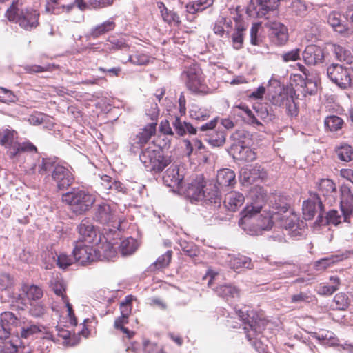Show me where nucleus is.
Listing matches in <instances>:
<instances>
[{
	"instance_id": "obj_1",
	"label": "nucleus",
	"mask_w": 353,
	"mask_h": 353,
	"mask_svg": "<svg viewBox=\"0 0 353 353\" xmlns=\"http://www.w3.org/2000/svg\"><path fill=\"white\" fill-rule=\"evenodd\" d=\"M289 205L287 203L279 205L275 203L268 210H263L253 222L250 230L254 232L270 230L274 223H278L285 228H292L294 225V215L288 211Z\"/></svg>"
},
{
	"instance_id": "obj_2",
	"label": "nucleus",
	"mask_w": 353,
	"mask_h": 353,
	"mask_svg": "<svg viewBox=\"0 0 353 353\" xmlns=\"http://www.w3.org/2000/svg\"><path fill=\"white\" fill-rule=\"evenodd\" d=\"M18 132L12 129L0 130V145L8 149L7 154L10 159L17 160L24 152H37V148L30 142L19 143Z\"/></svg>"
},
{
	"instance_id": "obj_3",
	"label": "nucleus",
	"mask_w": 353,
	"mask_h": 353,
	"mask_svg": "<svg viewBox=\"0 0 353 353\" xmlns=\"http://www.w3.org/2000/svg\"><path fill=\"white\" fill-rule=\"evenodd\" d=\"M139 159L146 169L154 173L161 172L172 162L171 157L164 155L163 150L154 144L145 148Z\"/></svg>"
},
{
	"instance_id": "obj_4",
	"label": "nucleus",
	"mask_w": 353,
	"mask_h": 353,
	"mask_svg": "<svg viewBox=\"0 0 353 353\" xmlns=\"http://www.w3.org/2000/svg\"><path fill=\"white\" fill-rule=\"evenodd\" d=\"M62 201L69 205L70 210L74 213L83 214L92 208L95 198L88 191L77 188L63 194Z\"/></svg>"
},
{
	"instance_id": "obj_5",
	"label": "nucleus",
	"mask_w": 353,
	"mask_h": 353,
	"mask_svg": "<svg viewBox=\"0 0 353 353\" xmlns=\"http://www.w3.org/2000/svg\"><path fill=\"white\" fill-rule=\"evenodd\" d=\"M6 17L10 21L15 22L23 29L30 31L39 26L40 13L34 9L20 10L17 4L12 3L6 11Z\"/></svg>"
},
{
	"instance_id": "obj_6",
	"label": "nucleus",
	"mask_w": 353,
	"mask_h": 353,
	"mask_svg": "<svg viewBox=\"0 0 353 353\" xmlns=\"http://www.w3.org/2000/svg\"><path fill=\"white\" fill-rule=\"evenodd\" d=\"M206 181L203 175H196L193 176L190 181L181 189L185 196L190 200L191 202L199 201L203 200L210 201L211 203L220 202L221 197L219 195L218 191L215 190L213 195L210 196V193L205 194Z\"/></svg>"
},
{
	"instance_id": "obj_7",
	"label": "nucleus",
	"mask_w": 353,
	"mask_h": 353,
	"mask_svg": "<svg viewBox=\"0 0 353 353\" xmlns=\"http://www.w3.org/2000/svg\"><path fill=\"white\" fill-rule=\"evenodd\" d=\"M187 89L195 95H205L211 92L205 82V77L201 68L193 65L182 74Z\"/></svg>"
},
{
	"instance_id": "obj_8",
	"label": "nucleus",
	"mask_w": 353,
	"mask_h": 353,
	"mask_svg": "<svg viewBox=\"0 0 353 353\" xmlns=\"http://www.w3.org/2000/svg\"><path fill=\"white\" fill-rule=\"evenodd\" d=\"M94 219L96 221L114 229L119 230L121 226L116 210L106 202H101L96 206Z\"/></svg>"
},
{
	"instance_id": "obj_9",
	"label": "nucleus",
	"mask_w": 353,
	"mask_h": 353,
	"mask_svg": "<svg viewBox=\"0 0 353 353\" xmlns=\"http://www.w3.org/2000/svg\"><path fill=\"white\" fill-rule=\"evenodd\" d=\"M327 73L330 80L341 88L353 85V69L339 64H332L327 68Z\"/></svg>"
},
{
	"instance_id": "obj_10",
	"label": "nucleus",
	"mask_w": 353,
	"mask_h": 353,
	"mask_svg": "<svg viewBox=\"0 0 353 353\" xmlns=\"http://www.w3.org/2000/svg\"><path fill=\"white\" fill-rule=\"evenodd\" d=\"M72 254L75 261L82 265H89L99 258L98 252L92 245L82 242H74Z\"/></svg>"
},
{
	"instance_id": "obj_11",
	"label": "nucleus",
	"mask_w": 353,
	"mask_h": 353,
	"mask_svg": "<svg viewBox=\"0 0 353 353\" xmlns=\"http://www.w3.org/2000/svg\"><path fill=\"white\" fill-rule=\"evenodd\" d=\"M51 177L59 190L68 189L74 181L72 168H68L61 164H57L52 170Z\"/></svg>"
},
{
	"instance_id": "obj_12",
	"label": "nucleus",
	"mask_w": 353,
	"mask_h": 353,
	"mask_svg": "<svg viewBox=\"0 0 353 353\" xmlns=\"http://www.w3.org/2000/svg\"><path fill=\"white\" fill-rule=\"evenodd\" d=\"M152 119L153 121L146 125L140 132L135 135L132 139V145H137L141 148L144 144L147 143L148 141L156 133V127L157 125V117L158 116V105L157 103L154 104L152 107Z\"/></svg>"
},
{
	"instance_id": "obj_13",
	"label": "nucleus",
	"mask_w": 353,
	"mask_h": 353,
	"mask_svg": "<svg viewBox=\"0 0 353 353\" xmlns=\"http://www.w3.org/2000/svg\"><path fill=\"white\" fill-rule=\"evenodd\" d=\"M79 239L76 242L93 244L99 241L97 231L93 223L88 218L83 219L77 226Z\"/></svg>"
},
{
	"instance_id": "obj_14",
	"label": "nucleus",
	"mask_w": 353,
	"mask_h": 353,
	"mask_svg": "<svg viewBox=\"0 0 353 353\" xmlns=\"http://www.w3.org/2000/svg\"><path fill=\"white\" fill-rule=\"evenodd\" d=\"M340 208L343 214V221L350 223V219L353 213V194L350 188L346 184H342L339 188Z\"/></svg>"
},
{
	"instance_id": "obj_15",
	"label": "nucleus",
	"mask_w": 353,
	"mask_h": 353,
	"mask_svg": "<svg viewBox=\"0 0 353 353\" xmlns=\"http://www.w3.org/2000/svg\"><path fill=\"white\" fill-rule=\"evenodd\" d=\"M262 209V204L259 202L247 205L241 212V218L239 224L245 230H249L253 222L259 215Z\"/></svg>"
},
{
	"instance_id": "obj_16",
	"label": "nucleus",
	"mask_w": 353,
	"mask_h": 353,
	"mask_svg": "<svg viewBox=\"0 0 353 353\" xmlns=\"http://www.w3.org/2000/svg\"><path fill=\"white\" fill-rule=\"evenodd\" d=\"M311 198L304 201L302 205L303 218L305 220H312L318 210L323 212L324 206L317 193H310Z\"/></svg>"
},
{
	"instance_id": "obj_17",
	"label": "nucleus",
	"mask_w": 353,
	"mask_h": 353,
	"mask_svg": "<svg viewBox=\"0 0 353 353\" xmlns=\"http://www.w3.org/2000/svg\"><path fill=\"white\" fill-rule=\"evenodd\" d=\"M316 188L319 194L325 198L329 203L334 202L337 192L336 184L328 178H322L316 183Z\"/></svg>"
},
{
	"instance_id": "obj_18",
	"label": "nucleus",
	"mask_w": 353,
	"mask_h": 353,
	"mask_svg": "<svg viewBox=\"0 0 353 353\" xmlns=\"http://www.w3.org/2000/svg\"><path fill=\"white\" fill-rule=\"evenodd\" d=\"M183 179L184 175L180 172L177 165H171L163 176V181L165 185L178 189H182Z\"/></svg>"
},
{
	"instance_id": "obj_19",
	"label": "nucleus",
	"mask_w": 353,
	"mask_h": 353,
	"mask_svg": "<svg viewBox=\"0 0 353 353\" xmlns=\"http://www.w3.org/2000/svg\"><path fill=\"white\" fill-rule=\"evenodd\" d=\"M303 59L307 65L322 63L324 61L323 50L316 45H309L303 52Z\"/></svg>"
},
{
	"instance_id": "obj_20",
	"label": "nucleus",
	"mask_w": 353,
	"mask_h": 353,
	"mask_svg": "<svg viewBox=\"0 0 353 353\" xmlns=\"http://www.w3.org/2000/svg\"><path fill=\"white\" fill-rule=\"evenodd\" d=\"M233 157L238 161L250 162L256 159V152L250 148L238 143H234L231 148Z\"/></svg>"
},
{
	"instance_id": "obj_21",
	"label": "nucleus",
	"mask_w": 353,
	"mask_h": 353,
	"mask_svg": "<svg viewBox=\"0 0 353 353\" xmlns=\"http://www.w3.org/2000/svg\"><path fill=\"white\" fill-rule=\"evenodd\" d=\"M241 176L245 182L252 183L259 179H265L267 172L261 165H256L252 168H243L241 172Z\"/></svg>"
},
{
	"instance_id": "obj_22",
	"label": "nucleus",
	"mask_w": 353,
	"mask_h": 353,
	"mask_svg": "<svg viewBox=\"0 0 353 353\" xmlns=\"http://www.w3.org/2000/svg\"><path fill=\"white\" fill-rule=\"evenodd\" d=\"M216 294L224 299L226 301L232 303L238 299L241 295V290L236 286L232 284H224L216 288Z\"/></svg>"
},
{
	"instance_id": "obj_23",
	"label": "nucleus",
	"mask_w": 353,
	"mask_h": 353,
	"mask_svg": "<svg viewBox=\"0 0 353 353\" xmlns=\"http://www.w3.org/2000/svg\"><path fill=\"white\" fill-rule=\"evenodd\" d=\"M271 38L277 46H283L288 40V28L279 23H274L272 26Z\"/></svg>"
},
{
	"instance_id": "obj_24",
	"label": "nucleus",
	"mask_w": 353,
	"mask_h": 353,
	"mask_svg": "<svg viewBox=\"0 0 353 353\" xmlns=\"http://www.w3.org/2000/svg\"><path fill=\"white\" fill-rule=\"evenodd\" d=\"M21 290L30 302L39 300L43 296V290L41 287L29 283H23Z\"/></svg>"
},
{
	"instance_id": "obj_25",
	"label": "nucleus",
	"mask_w": 353,
	"mask_h": 353,
	"mask_svg": "<svg viewBox=\"0 0 353 353\" xmlns=\"http://www.w3.org/2000/svg\"><path fill=\"white\" fill-rule=\"evenodd\" d=\"M244 201L245 197L243 194L232 191L225 194L223 203L229 210L235 212L243 204Z\"/></svg>"
},
{
	"instance_id": "obj_26",
	"label": "nucleus",
	"mask_w": 353,
	"mask_h": 353,
	"mask_svg": "<svg viewBox=\"0 0 353 353\" xmlns=\"http://www.w3.org/2000/svg\"><path fill=\"white\" fill-rule=\"evenodd\" d=\"M216 182L222 188L233 187L236 183L235 172L229 168H223L218 171Z\"/></svg>"
},
{
	"instance_id": "obj_27",
	"label": "nucleus",
	"mask_w": 353,
	"mask_h": 353,
	"mask_svg": "<svg viewBox=\"0 0 353 353\" xmlns=\"http://www.w3.org/2000/svg\"><path fill=\"white\" fill-rule=\"evenodd\" d=\"M158 8L160 10L163 20L170 26H179L181 23L180 17L174 10L167 8L163 2L157 3Z\"/></svg>"
},
{
	"instance_id": "obj_28",
	"label": "nucleus",
	"mask_w": 353,
	"mask_h": 353,
	"mask_svg": "<svg viewBox=\"0 0 353 353\" xmlns=\"http://www.w3.org/2000/svg\"><path fill=\"white\" fill-rule=\"evenodd\" d=\"M63 0H47L45 5V12L48 14H59L62 12H69L74 7V4L65 5L61 2Z\"/></svg>"
},
{
	"instance_id": "obj_29",
	"label": "nucleus",
	"mask_w": 353,
	"mask_h": 353,
	"mask_svg": "<svg viewBox=\"0 0 353 353\" xmlns=\"http://www.w3.org/2000/svg\"><path fill=\"white\" fill-rule=\"evenodd\" d=\"M115 27L116 24L113 21H105L103 23L99 24L92 28L89 32V37L92 39H97L102 35L113 30Z\"/></svg>"
},
{
	"instance_id": "obj_30",
	"label": "nucleus",
	"mask_w": 353,
	"mask_h": 353,
	"mask_svg": "<svg viewBox=\"0 0 353 353\" xmlns=\"http://www.w3.org/2000/svg\"><path fill=\"white\" fill-rule=\"evenodd\" d=\"M101 185L105 193L108 194L109 191L111 190L119 192H124L123 184L120 181L113 180L111 176L104 174L101 176Z\"/></svg>"
},
{
	"instance_id": "obj_31",
	"label": "nucleus",
	"mask_w": 353,
	"mask_h": 353,
	"mask_svg": "<svg viewBox=\"0 0 353 353\" xmlns=\"http://www.w3.org/2000/svg\"><path fill=\"white\" fill-rule=\"evenodd\" d=\"M331 51L338 61L345 62L347 64H350L353 62V55L352 52L345 48L339 45L332 44Z\"/></svg>"
},
{
	"instance_id": "obj_32",
	"label": "nucleus",
	"mask_w": 353,
	"mask_h": 353,
	"mask_svg": "<svg viewBox=\"0 0 353 353\" xmlns=\"http://www.w3.org/2000/svg\"><path fill=\"white\" fill-rule=\"evenodd\" d=\"M152 57L143 50H137L128 57V61L135 65H146L152 61Z\"/></svg>"
},
{
	"instance_id": "obj_33",
	"label": "nucleus",
	"mask_w": 353,
	"mask_h": 353,
	"mask_svg": "<svg viewBox=\"0 0 353 353\" xmlns=\"http://www.w3.org/2000/svg\"><path fill=\"white\" fill-rule=\"evenodd\" d=\"M246 28L244 24L241 21H236L235 26V31L232 35V46L236 50H239L243 48L244 41V32Z\"/></svg>"
},
{
	"instance_id": "obj_34",
	"label": "nucleus",
	"mask_w": 353,
	"mask_h": 353,
	"mask_svg": "<svg viewBox=\"0 0 353 353\" xmlns=\"http://www.w3.org/2000/svg\"><path fill=\"white\" fill-rule=\"evenodd\" d=\"M250 265V259L243 255L231 256L228 261V265L230 268L236 271H241L244 268H249Z\"/></svg>"
},
{
	"instance_id": "obj_35",
	"label": "nucleus",
	"mask_w": 353,
	"mask_h": 353,
	"mask_svg": "<svg viewBox=\"0 0 353 353\" xmlns=\"http://www.w3.org/2000/svg\"><path fill=\"white\" fill-rule=\"evenodd\" d=\"M172 124L176 133L179 136H183L187 132L190 134H196V128H195L190 123L181 121L180 118L178 117H176Z\"/></svg>"
},
{
	"instance_id": "obj_36",
	"label": "nucleus",
	"mask_w": 353,
	"mask_h": 353,
	"mask_svg": "<svg viewBox=\"0 0 353 353\" xmlns=\"http://www.w3.org/2000/svg\"><path fill=\"white\" fill-rule=\"evenodd\" d=\"M338 159L341 161L349 162L353 159V148L347 143H343L334 150Z\"/></svg>"
},
{
	"instance_id": "obj_37",
	"label": "nucleus",
	"mask_w": 353,
	"mask_h": 353,
	"mask_svg": "<svg viewBox=\"0 0 353 353\" xmlns=\"http://www.w3.org/2000/svg\"><path fill=\"white\" fill-rule=\"evenodd\" d=\"M213 3L214 0H198L187 4L186 10L188 13L194 14L210 7Z\"/></svg>"
},
{
	"instance_id": "obj_38",
	"label": "nucleus",
	"mask_w": 353,
	"mask_h": 353,
	"mask_svg": "<svg viewBox=\"0 0 353 353\" xmlns=\"http://www.w3.org/2000/svg\"><path fill=\"white\" fill-rule=\"evenodd\" d=\"M327 22L336 32L343 33L346 31L345 26L341 19V15L337 12L330 13Z\"/></svg>"
},
{
	"instance_id": "obj_39",
	"label": "nucleus",
	"mask_w": 353,
	"mask_h": 353,
	"mask_svg": "<svg viewBox=\"0 0 353 353\" xmlns=\"http://www.w3.org/2000/svg\"><path fill=\"white\" fill-rule=\"evenodd\" d=\"M190 117L195 120L205 121L210 116V111L197 104H192L190 108Z\"/></svg>"
},
{
	"instance_id": "obj_40",
	"label": "nucleus",
	"mask_w": 353,
	"mask_h": 353,
	"mask_svg": "<svg viewBox=\"0 0 353 353\" xmlns=\"http://www.w3.org/2000/svg\"><path fill=\"white\" fill-rule=\"evenodd\" d=\"M106 51H116L127 50L130 48L129 45L123 38L116 39L114 37L109 38L105 45Z\"/></svg>"
},
{
	"instance_id": "obj_41",
	"label": "nucleus",
	"mask_w": 353,
	"mask_h": 353,
	"mask_svg": "<svg viewBox=\"0 0 353 353\" xmlns=\"http://www.w3.org/2000/svg\"><path fill=\"white\" fill-rule=\"evenodd\" d=\"M56 161L52 158H43L38 164V172L41 175H49L57 166Z\"/></svg>"
},
{
	"instance_id": "obj_42",
	"label": "nucleus",
	"mask_w": 353,
	"mask_h": 353,
	"mask_svg": "<svg viewBox=\"0 0 353 353\" xmlns=\"http://www.w3.org/2000/svg\"><path fill=\"white\" fill-rule=\"evenodd\" d=\"M206 141L213 147L222 146L225 141V135L223 131H213L208 134Z\"/></svg>"
},
{
	"instance_id": "obj_43",
	"label": "nucleus",
	"mask_w": 353,
	"mask_h": 353,
	"mask_svg": "<svg viewBox=\"0 0 353 353\" xmlns=\"http://www.w3.org/2000/svg\"><path fill=\"white\" fill-rule=\"evenodd\" d=\"M324 123L326 129L331 132H336L342 128L344 123L341 117L332 115L325 118Z\"/></svg>"
},
{
	"instance_id": "obj_44",
	"label": "nucleus",
	"mask_w": 353,
	"mask_h": 353,
	"mask_svg": "<svg viewBox=\"0 0 353 353\" xmlns=\"http://www.w3.org/2000/svg\"><path fill=\"white\" fill-rule=\"evenodd\" d=\"M119 248L123 256L130 255L137 250V241L132 237L127 238L121 242Z\"/></svg>"
},
{
	"instance_id": "obj_45",
	"label": "nucleus",
	"mask_w": 353,
	"mask_h": 353,
	"mask_svg": "<svg viewBox=\"0 0 353 353\" xmlns=\"http://www.w3.org/2000/svg\"><path fill=\"white\" fill-rule=\"evenodd\" d=\"M129 317H125L123 315H121L118 318H117L114 323V327L117 330H119L126 334L128 339H132L135 333L134 331H131L127 327H125V324H128L129 322Z\"/></svg>"
},
{
	"instance_id": "obj_46",
	"label": "nucleus",
	"mask_w": 353,
	"mask_h": 353,
	"mask_svg": "<svg viewBox=\"0 0 353 353\" xmlns=\"http://www.w3.org/2000/svg\"><path fill=\"white\" fill-rule=\"evenodd\" d=\"M244 323L246 325L244 327L246 337L248 341H251L254 336L255 333L258 332V323L256 320L254 319V316L251 320L250 319H243Z\"/></svg>"
},
{
	"instance_id": "obj_47",
	"label": "nucleus",
	"mask_w": 353,
	"mask_h": 353,
	"mask_svg": "<svg viewBox=\"0 0 353 353\" xmlns=\"http://www.w3.org/2000/svg\"><path fill=\"white\" fill-rule=\"evenodd\" d=\"M342 259L343 257L341 256L332 255L330 257L323 258L317 261L315 263V266L317 270H325L327 267L332 265L336 262L340 261Z\"/></svg>"
},
{
	"instance_id": "obj_48",
	"label": "nucleus",
	"mask_w": 353,
	"mask_h": 353,
	"mask_svg": "<svg viewBox=\"0 0 353 353\" xmlns=\"http://www.w3.org/2000/svg\"><path fill=\"white\" fill-rule=\"evenodd\" d=\"M234 108L242 110L246 115V119L250 123L261 125V123L258 121L251 109L244 103H240L234 105Z\"/></svg>"
},
{
	"instance_id": "obj_49",
	"label": "nucleus",
	"mask_w": 353,
	"mask_h": 353,
	"mask_svg": "<svg viewBox=\"0 0 353 353\" xmlns=\"http://www.w3.org/2000/svg\"><path fill=\"white\" fill-rule=\"evenodd\" d=\"M333 302L335 303L336 309L344 310L350 305V299L348 296L345 293H338L334 297Z\"/></svg>"
},
{
	"instance_id": "obj_50",
	"label": "nucleus",
	"mask_w": 353,
	"mask_h": 353,
	"mask_svg": "<svg viewBox=\"0 0 353 353\" xmlns=\"http://www.w3.org/2000/svg\"><path fill=\"white\" fill-rule=\"evenodd\" d=\"M172 256V251L168 250L165 254L159 256L154 263V266L157 269H162L168 267L171 262Z\"/></svg>"
},
{
	"instance_id": "obj_51",
	"label": "nucleus",
	"mask_w": 353,
	"mask_h": 353,
	"mask_svg": "<svg viewBox=\"0 0 353 353\" xmlns=\"http://www.w3.org/2000/svg\"><path fill=\"white\" fill-rule=\"evenodd\" d=\"M133 300L134 296L132 295L125 296L124 301L120 303L121 315H123L125 317H129L130 316Z\"/></svg>"
},
{
	"instance_id": "obj_52",
	"label": "nucleus",
	"mask_w": 353,
	"mask_h": 353,
	"mask_svg": "<svg viewBox=\"0 0 353 353\" xmlns=\"http://www.w3.org/2000/svg\"><path fill=\"white\" fill-rule=\"evenodd\" d=\"M43 327L35 324H30L21 328L20 334L22 338L27 339L35 334L42 332Z\"/></svg>"
},
{
	"instance_id": "obj_53",
	"label": "nucleus",
	"mask_w": 353,
	"mask_h": 353,
	"mask_svg": "<svg viewBox=\"0 0 353 353\" xmlns=\"http://www.w3.org/2000/svg\"><path fill=\"white\" fill-rule=\"evenodd\" d=\"M74 258L65 253H61L57 256V265L62 269H65L74 263Z\"/></svg>"
},
{
	"instance_id": "obj_54",
	"label": "nucleus",
	"mask_w": 353,
	"mask_h": 353,
	"mask_svg": "<svg viewBox=\"0 0 353 353\" xmlns=\"http://www.w3.org/2000/svg\"><path fill=\"white\" fill-rule=\"evenodd\" d=\"M0 321L8 327H10L11 325H16L19 320L12 312H4L0 315Z\"/></svg>"
},
{
	"instance_id": "obj_55",
	"label": "nucleus",
	"mask_w": 353,
	"mask_h": 353,
	"mask_svg": "<svg viewBox=\"0 0 353 353\" xmlns=\"http://www.w3.org/2000/svg\"><path fill=\"white\" fill-rule=\"evenodd\" d=\"M17 101V97L12 91L0 87V101L3 103H14Z\"/></svg>"
},
{
	"instance_id": "obj_56",
	"label": "nucleus",
	"mask_w": 353,
	"mask_h": 353,
	"mask_svg": "<svg viewBox=\"0 0 353 353\" xmlns=\"http://www.w3.org/2000/svg\"><path fill=\"white\" fill-rule=\"evenodd\" d=\"M290 97L286 93H279L272 95L270 100L273 105L283 108Z\"/></svg>"
},
{
	"instance_id": "obj_57",
	"label": "nucleus",
	"mask_w": 353,
	"mask_h": 353,
	"mask_svg": "<svg viewBox=\"0 0 353 353\" xmlns=\"http://www.w3.org/2000/svg\"><path fill=\"white\" fill-rule=\"evenodd\" d=\"M25 71L29 74L34 73H40L43 72L52 71V67L50 64H47L46 65L41 66L38 65H26L25 68Z\"/></svg>"
},
{
	"instance_id": "obj_58",
	"label": "nucleus",
	"mask_w": 353,
	"mask_h": 353,
	"mask_svg": "<svg viewBox=\"0 0 353 353\" xmlns=\"http://www.w3.org/2000/svg\"><path fill=\"white\" fill-rule=\"evenodd\" d=\"M102 252L103 256L108 260H112L117 256V249L110 242L103 244Z\"/></svg>"
},
{
	"instance_id": "obj_59",
	"label": "nucleus",
	"mask_w": 353,
	"mask_h": 353,
	"mask_svg": "<svg viewBox=\"0 0 353 353\" xmlns=\"http://www.w3.org/2000/svg\"><path fill=\"white\" fill-rule=\"evenodd\" d=\"M326 219L328 224L337 225L343 220V215L341 216L337 210H332L327 212Z\"/></svg>"
},
{
	"instance_id": "obj_60",
	"label": "nucleus",
	"mask_w": 353,
	"mask_h": 353,
	"mask_svg": "<svg viewBox=\"0 0 353 353\" xmlns=\"http://www.w3.org/2000/svg\"><path fill=\"white\" fill-rule=\"evenodd\" d=\"M283 108H285L286 114L290 117H294L298 115L299 110L292 97L288 99V101H287Z\"/></svg>"
},
{
	"instance_id": "obj_61",
	"label": "nucleus",
	"mask_w": 353,
	"mask_h": 353,
	"mask_svg": "<svg viewBox=\"0 0 353 353\" xmlns=\"http://www.w3.org/2000/svg\"><path fill=\"white\" fill-rule=\"evenodd\" d=\"M30 314L34 317H40L46 312V307L41 303H30Z\"/></svg>"
},
{
	"instance_id": "obj_62",
	"label": "nucleus",
	"mask_w": 353,
	"mask_h": 353,
	"mask_svg": "<svg viewBox=\"0 0 353 353\" xmlns=\"http://www.w3.org/2000/svg\"><path fill=\"white\" fill-rule=\"evenodd\" d=\"M52 290L55 294L61 296L63 302H64V298L68 297L65 294V285L63 282L56 281L52 285Z\"/></svg>"
},
{
	"instance_id": "obj_63",
	"label": "nucleus",
	"mask_w": 353,
	"mask_h": 353,
	"mask_svg": "<svg viewBox=\"0 0 353 353\" xmlns=\"http://www.w3.org/2000/svg\"><path fill=\"white\" fill-rule=\"evenodd\" d=\"M282 59L285 62L295 61L300 59V50L298 48L283 53L281 55Z\"/></svg>"
},
{
	"instance_id": "obj_64",
	"label": "nucleus",
	"mask_w": 353,
	"mask_h": 353,
	"mask_svg": "<svg viewBox=\"0 0 353 353\" xmlns=\"http://www.w3.org/2000/svg\"><path fill=\"white\" fill-rule=\"evenodd\" d=\"M19 348H23L19 344H14L12 341L4 343L2 347L3 353H19Z\"/></svg>"
}]
</instances>
